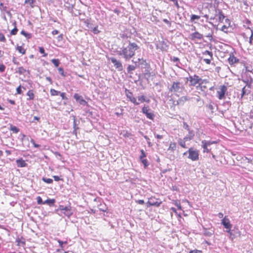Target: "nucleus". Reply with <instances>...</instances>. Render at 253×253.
I'll return each instance as SVG.
<instances>
[{
  "label": "nucleus",
  "mask_w": 253,
  "mask_h": 253,
  "mask_svg": "<svg viewBox=\"0 0 253 253\" xmlns=\"http://www.w3.org/2000/svg\"><path fill=\"white\" fill-rule=\"evenodd\" d=\"M46 81H48L50 84H52V79L50 77H47L46 78Z\"/></svg>",
  "instance_id": "obj_62"
},
{
  "label": "nucleus",
  "mask_w": 253,
  "mask_h": 253,
  "mask_svg": "<svg viewBox=\"0 0 253 253\" xmlns=\"http://www.w3.org/2000/svg\"><path fill=\"white\" fill-rule=\"evenodd\" d=\"M16 91L17 94H21L22 93V90L21 89V85H19L17 88H16Z\"/></svg>",
  "instance_id": "obj_55"
},
{
  "label": "nucleus",
  "mask_w": 253,
  "mask_h": 253,
  "mask_svg": "<svg viewBox=\"0 0 253 253\" xmlns=\"http://www.w3.org/2000/svg\"><path fill=\"white\" fill-rule=\"evenodd\" d=\"M58 243L59 244V246L61 248V250H63V244H67V241H65V242H63L60 240H57Z\"/></svg>",
  "instance_id": "obj_38"
},
{
  "label": "nucleus",
  "mask_w": 253,
  "mask_h": 253,
  "mask_svg": "<svg viewBox=\"0 0 253 253\" xmlns=\"http://www.w3.org/2000/svg\"><path fill=\"white\" fill-rule=\"evenodd\" d=\"M16 164L19 167H25L27 166V164L23 159H17Z\"/></svg>",
  "instance_id": "obj_22"
},
{
  "label": "nucleus",
  "mask_w": 253,
  "mask_h": 253,
  "mask_svg": "<svg viewBox=\"0 0 253 253\" xmlns=\"http://www.w3.org/2000/svg\"><path fill=\"white\" fill-rule=\"evenodd\" d=\"M5 38L4 35L0 33V41L2 42H5Z\"/></svg>",
  "instance_id": "obj_43"
},
{
  "label": "nucleus",
  "mask_w": 253,
  "mask_h": 253,
  "mask_svg": "<svg viewBox=\"0 0 253 253\" xmlns=\"http://www.w3.org/2000/svg\"><path fill=\"white\" fill-rule=\"evenodd\" d=\"M215 11L216 13L215 15L218 16L219 22H222L225 18L222 11L220 9H215Z\"/></svg>",
  "instance_id": "obj_16"
},
{
  "label": "nucleus",
  "mask_w": 253,
  "mask_h": 253,
  "mask_svg": "<svg viewBox=\"0 0 253 253\" xmlns=\"http://www.w3.org/2000/svg\"><path fill=\"white\" fill-rule=\"evenodd\" d=\"M59 33V31L57 30H54L52 31V33L53 35H57Z\"/></svg>",
  "instance_id": "obj_64"
},
{
  "label": "nucleus",
  "mask_w": 253,
  "mask_h": 253,
  "mask_svg": "<svg viewBox=\"0 0 253 253\" xmlns=\"http://www.w3.org/2000/svg\"><path fill=\"white\" fill-rule=\"evenodd\" d=\"M141 162L143 164L144 168H146L148 165L147 159H143Z\"/></svg>",
  "instance_id": "obj_44"
},
{
  "label": "nucleus",
  "mask_w": 253,
  "mask_h": 253,
  "mask_svg": "<svg viewBox=\"0 0 253 253\" xmlns=\"http://www.w3.org/2000/svg\"><path fill=\"white\" fill-rule=\"evenodd\" d=\"M59 95H60V96L62 97V99L63 100L68 99L67 98V97L66 96V93L65 92H60V93Z\"/></svg>",
  "instance_id": "obj_45"
},
{
  "label": "nucleus",
  "mask_w": 253,
  "mask_h": 253,
  "mask_svg": "<svg viewBox=\"0 0 253 253\" xmlns=\"http://www.w3.org/2000/svg\"><path fill=\"white\" fill-rule=\"evenodd\" d=\"M149 110L150 109L149 106L145 105L142 108L141 112L142 113L146 115L148 119L153 120L155 117V115L152 112H149Z\"/></svg>",
  "instance_id": "obj_7"
},
{
  "label": "nucleus",
  "mask_w": 253,
  "mask_h": 253,
  "mask_svg": "<svg viewBox=\"0 0 253 253\" xmlns=\"http://www.w3.org/2000/svg\"><path fill=\"white\" fill-rule=\"evenodd\" d=\"M203 54L204 55H208L210 57V58H213V54L211 51H210L209 50H206L205 51L203 52Z\"/></svg>",
  "instance_id": "obj_36"
},
{
  "label": "nucleus",
  "mask_w": 253,
  "mask_h": 253,
  "mask_svg": "<svg viewBox=\"0 0 253 253\" xmlns=\"http://www.w3.org/2000/svg\"><path fill=\"white\" fill-rule=\"evenodd\" d=\"M201 146L203 149V152L209 153L211 150V145L213 144L217 143L216 141H207L206 140H202L201 142Z\"/></svg>",
  "instance_id": "obj_3"
},
{
  "label": "nucleus",
  "mask_w": 253,
  "mask_h": 253,
  "mask_svg": "<svg viewBox=\"0 0 253 253\" xmlns=\"http://www.w3.org/2000/svg\"><path fill=\"white\" fill-rule=\"evenodd\" d=\"M53 178H54L55 181H59V180L63 181V179L62 178H60L58 176L54 175V176H53Z\"/></svg>",
  "instance_id": "obj_46"
},
{
  "label": "nucleus",
  "mask_w": 253,
  "mask_h": 253,
  "mask_svg": "<svg viewBox=\"0 0 253 253\" xmlns=\"http://www.w3.org/2000/svg\"><path fill=\"white\" fill-rule=\"evenodd\" d=\"M10 130L15 133H17L19 131V129L16 126H10Z\"/></svg>",
  "instance_id": "obj_30"
},
{
  "label": "nucleus",
  "mask_w": 253,
  "mask_h": 253,
  "mask_svg": "<svg viewBox=\"0 0 253 253\" xmlns=\"http://www.w3.org/2000/svg\"><path fill=\"white\" fill-rule=\"evenodd\" d=\"M58 71H59V73L63 76L65 77V75H64V70L62 68H58Z\"/></svg>",
  "instance_id": "obj_52"
},
{
  "label": "nucleus",
  "mask_w": 253,
  "mask_h": 253,
  "mask_svg": "<svg viewBox=\"0 0 253 253\" xmlns=\"http://www.w3.org/2000/svg\"><path fill=\"white\" fill-rule=\"evenodd\" d=\"M135 67L133 65H129L127 68V71L128 73H130L131 71L134 70Z\"/></svg>",
  "instance_id": "obj_35"
},
{
  "label": "nucleus",
  "mask_w": 253,
  "mask_h": 253,
  "mask_svg": "<svg viewBox=\"0 0 253 253\" xmlns=\"http://www.w3.org/2000/svg\"><path fill=\"white\" fill-rule=\"evenodd\" d=\"M188 152L189 153L188 158H198L199 154L198 151L191 148L188 150Z\"/></svg>",
  "instance_id": "obj_13"
},
{
  "label": "nucleus",
  "mask_w": 253,
  "mask_h": 253,
  "mask_svg": "<svg viewBox=\"0 0 253 253\" xmlns=\"http://www.w3.org/2000/svg\"><path fill=\"white\" fill-rule=\"evenodd\" d=\"M195 136V132L194 131H190L188 132V134L186 135L184 137L185 140H187L188 141H190L192 140Z\"/></svg>",
  "instance_id": "obj_20"
},
{
  "label": "nucleus",
  "mask_w": 253,
  "mask_h": 253,
  "mask_svg": "<svg viewBox=\"0 0 253 253\" xmlns=\"http://www.w3.org/2000/svg\"><path fill=\"white\" fill-rule=\"evenodd\" d=\"M42 179L44 182H45L46 183L50 184L53 182V180L51 178H46L43 177Z\"/></svg>",
  "instance_id": "obj_37"
},
{
  "label": "nucleus",
  "mask_w": 253,
  "mask_h": 253,
  "mask_svg": "<svg viewBox=\"0 0 253 253\" xmlns=\"http://www.w3.org/2000/svg\"><path fill=\"white\" fill-rule=\"evenodd\" d=\"M98 25H93L92 27V28H91L90 30L94 34H97L100 33V31L98 29Z\"/></svg>",
  "instance_id": "obj_26"
},
{
  "label": "nucleus",
  "mask_w": 253,
  "mask_h": 253,
  "mask_svg": "<svg viewBox=\"0 0 253 253\" xmlns=\"http://www.w3.org/2000/svg\"><path fill=\"white\" fill-rule=\"evenodd\" d=\"M12 62L14 64H16V65L19 64V62L17 60L16 58L15 57H13Z\"/></svg>",
  "instance_id": "obj_54"
},
{
  "label": "nucleus",
  "mask_w": 253,
  "mask_h": 253,
  "mask_svg": "<svg viewBox=\"0 0 253 253\" xmlns=\"http://www.w3.org/2000/svg\"><path fill=\"white\" fill-rule=\"evenodd\" d=\"M81 20L88 29L90 30L91 28H92L93 24L91 22L90 18L84 19H82Z\"/></svg>",
  "instance_id": "obj_15"
},
{
  "label": "nucleus",
  "mask_w": 253,
  "mask_h": 253,
  "mask_svg": "<svg viewBox=\"0 0 253 253\" xmlns=\"http://www.w3.org/2000/svg\"><path fill=\"white\" fill-rule=\"evenodd\" d=\"M35 2V0H25V3L29 4L31 7H33V4Z\"/></svg>",
  "instance_id": "obj_39"
},
{
  "label": "nucleus",
  "mask_w": 253,
  "mask_h": 253,
  "mask_svg": "<svg viewBox=\"0 0 253 253\" xmlns=\"http://www.w3.org/2000/svg\"><path fill=\"white\" fill-rule=\"evenodd\" d=\"M5 67L4 65H3V64L0 65V72H4L5 70Z\"/></svg>",
  "instance_id": "obj_53"
},
{
  "label": "nucleus",
  "mask_w": 253,
  "mask_h": 253,
  "mask_svg": "<svg viewBox=\"0 0 253 253\" xmlns=\"http://www.w3.org/2000/svg\"><path fill=\"white\" fill-rule=\"evenodd\" d=\"M245 94V86H244L242 90V94H241V97H243V96Z\"/></svg>",
  "instance_id": "obj_59"
},
{
  "label": "nucleus",
  "mask_w": 253,
  "mask_h": 253,
  "mask_svg": "<svg viewBox=\"0 0 253 253\" xmlns=\"http://www.w3.org/2000/svg\"><path fill=\"white\" fill-rule=\"evenodd\" d=\"M213 58H205V59H204L203 60L207 64H210L211 62V60Z\"/></svg>",
  "instance_id": "obj_48"
},
{
  "label": "nucleus",
  "mask_w": 253,
  "mask_h": 253,
  "mask_svg": "<svg viewBox=\"0 0 253 253\" xmlns=\"http://www.w3.org/2000/svg\"><path fill=\"white\" fill-rule=\"evenodd\" d=\"M137 102H139V104L144 102H146L147 103H149L150 102V99L147 98V97L144 95L138 96L137 97Z\"/></svg>",
  "instance_id": "obj_19"
},
{
  "label": "nucleus",
  "mask_w": 253,
  "mask_h": 253,
  "mask_svg": "<svg viewBox=\"0 0 253 253\" xmlns=\"http://www.w3.org/2000/svg\"><path fill=\"white\" fill-rule=\"evenodd\" d=\"M21 34L23 35H24L26 38L27 39H30L31 38V34L26 33L24 30H22L21 32Z\"/></svg>",
  "instance_id": "obj_31"
},
{
  "label": "nucleus",
  "mask_w": 253,
  "mask_h": 253,
  "mask_svg": "<svg viewBox=\"0 0 253 253\" xmlns=\"http://www.w3.org/2000/svg\"><path fill=\"white\" fill-rule=\"evenodd\" d=\"M37 203L39 205L44 204V202L42 201V198L40 196H38L37 198Z\"/></svg>",
  "instance_id": "obj_40"
},
{
  "label": "nucleus",
  "mask_w": 253,
  "mask_h": 253,
  "mask_svg": "<svg viewBox=\"0 0 253 253\" xmlns=\"http://www.w3.org/2000/svg\"><path fill=\"white\" fill-rule=\"evenodd\" d=\"M59 210L61 211H64L63 213L68 217H70L72 214L71 207L70 206L64 207L63 205H60L59 206Z\"/></svg>",
  "instance_id": "obj_10"
},
{
  "label": "nucleus",
  "mask_w": 253,
  "mask_h": 253,
  "mask_svg": "<svg viewBox=\"0 0 253 253\" xmlns=\"http://www.w3.org/2000/svg\"><path fill=\"white\" fill-rule=\"evenodd\" d=\"M200 18V16H198V15H195V14H192L191 16L190 20L192 22H193L195 20H199Z\"/></svg>",
  "instance_id": "obj_32"
},
{
  "label": "nucleus",
  "mask_w": 253,
  "mask_h": 253,
  "mask_svg": "<svg viewBox=\"0 0 253 253\" xmlns=\"http://www.w3.org/2000/svg\"><path fill=\"white\" fill-rule=\"evenodd\" d=\"M39 51L41 53H44V49L43 47H40L39 48Z\"/></svg>",
  "instance_id": "obj_60"
},
{
  "label": "nucleus",
  "mask_w": 253,
  "mask_h": 253,
  "mask_svg": "<svg viewBox=\"0 0 253 253\" xmlns=\"http://www.w3.org/2000/svg\"><path fill=\"white\" fill-rule=\"evenodd\" d=\"M187 140L185 139V137H184L183 139L181 138H179L177 140L178 144L182 148H186L185 142L186 141H187Z\"/></svg>",
  "instance_id": "obj_21"
},
{
  "label": "nucleus",
  "mask_w": 253,
  "mask_h": 253,
  "mask_svg": "<svg viewBox=\"0 0 253 253\" xmlns=\"http://www.w3.org/2000/svg\"><path fill=\"white\" fill-rule=\"evenodd\" d=\"M190 100V98L187 96H183L180 97L177 101L178 104L183 105L185 101Z\"/></svg>",
  "instance_id": "obj_18"
},
{
  "label": "nucleus",
  "mask_w": 253,
  "mask_h": 253,
  "mask_svg": "<svg viewBox=\"0 0 253 253\" xmlns=\"http://www.w3.org/2000/svg\"><path fill=\"white\" fill-rule=\"evenodd\" d=\"M26 70L23 67H20L18 68V70L17 71L20 75L23 74L25 72H26Z\"/></svg>",
  "instance_id": "obj_29"
},
{
  "label": "nucleus",
  "mask_w": 253,
  "mask_h": 253,
  "mask_svg": "<svg viewBox=\"0 0 253 253\" xmlns=\"http://www.w3.org/2000/svg\"><path fill=\"white\" fill-rule=\"evenodd\" d=\"M17 31H18V29H17V28L15 26V28L13 30H11V34L12 35H15L16 34Z\"/></svg>",
  "instance_id": "obj_49"
},
{
  "label": "nucleus",
  "mask_w": 253,
  "mask_h": 253,
  "mask_svg": "<svg viewBox=\"0 0 253 253\" xmlns=\"http://www.w3.org/2000/svg\"><path fill=\"white\" fill-rule=\"evenodd\" d=\"M228 62L230 64H233L234 63H237L239 61V60L237 59L234 56H230L228 58Z\"/></svg>",
  "instance_id": "obj_23"
},
{
  "label": "nucleus",
  "mask_w": 253,
  "mask_h": 253,
  "mask_svg": "<svg viewBox=\"0 0 253 253\" xmlns=\"http://www.w3.org/2000/svg\"><path fill=\"white\" fill-rule=\"evenodd\" d=\"M110 60L116 68L118 69L119 71L123 70V65L120 61L117 60L114 57H111Z\"/></svg>",
  "instance_id": "obj_11"
},
{
  "label": "nucleus",
  "mask_w": 253,
  "mask_h": 253,
  "mask_svg": "<svg viewBox=\"0 0 253 253\" xmlns=\"http://www.w3.org/2000/svg\"><path fill=\"white\" fill-rule=\"evenodd\" d=\"M125 93L129 100L133 103L135 105H138L139 102H137L136 99L133 96L132 93L129 90L126 89Z\"/></svg>",
  "instance_id": "obj_8"
},
{
  "label": "nucleus",
  "mask_w": 253,
  "mask_h": 253,
  "mask_svg": "<svg viewBox=\"0 0 253 253\" xmlns=\"http://www.w3.org/2000/svg\"><path fill=\"white\" fill-rule=\"evenodd\" d=\"M99 209L100 211L106 212L107 211V208L106 207V206H105L104 207L99 208Z\"/></svg>",
  "instance_id": "obj_56"
},
{
  "label": "nucleus",
  "mask_w": 253,
  "mask_h": 253,
  "mask_svg": "<svg viewBox=\"0 0 253 253\" xmlns=\"http://www.w3.org/2000/svg\"><path fill=\"white\" fill-rule=\"evenodd\" d=\"M190 37L191 39L193 41L195 40L196 39L202 40L203 38V35L198 32H195L194 33H192L190 35Z\"/></svg>",
  "instance_id": "obj_14"
},
{
  "label": "nucleus",
  "mask_w": 253,
  "mask_h": 253,
  "mask_svg": "<svg viewBox=\"0 0 253 253\" xmlns=\"http://www.w3.org/2000/svg\"><path fill=\"white\" fill-rule=\"evenodd\" d=\"M74 98L78 101L81 105L85 106L87 104V102L84 100L83 97L78 93H75L74 95Z\"/></svg>",
  "instance_id": "obj_12"
},
{
  "label": "nucleus",
  "mask_w": 253,
  "mask_h": 253,
  "mask_svg": "<svg viewBox=\"0 0 253 253\" xmlns=\"http://www.w3.org/2000/svg\"><path fill=\"white\" fill-rule=\"evenodd\" d=\"M171 60L173 62L176 63V65L179 63V59L176 57H173L172 58H171Z\"/></svg>",
  "instance_id": "obj_41"
},
{
  "label": "nucleus",
  "mask_w": 253,
  "mask_h": 253,
  "mask_svg": "<svg viewBox=\"0 0 253 253\" xmlns=\"http://www.w3.org/2000/svg\"><path fill=\"white\" fill-rule=\"evenodd\" d=\"M163 21L164 23H165L167 24H168L169 25H171V23L167 19H164Z\"/></svg>",
  "instance_id": "obj_58"
},
{
  "label": "nucleus",
  "mask_w": 253,
  "mask_h": 253,
  "mask_svg": "<svg viewBox=\"0 0 253 253\" xmlns=\"http://www.w3.org/2000/svg\"><path fill=\"white\" fill-rule=\"evenodd\" d=\"M31 142L34 145V147L38 148L40 147V145L36 144L33 139H31Z\"/></svg>",
  "instance_id": "obj_50"
},
{
  "label": "nucleus",
  "mask_w": 253,
  "mask_h": 253,
  "mask_svg": "<svg viewBox=\"0 0 253 253\" xmlns=\"http://www.w3.org/2000/svg\"><path fill=\"white\" fill-rule=\"evenodd\" d=\"M27 95L29 96V98L27 99L28 100H31L34 99L35 95L32 90H29L27 93Z\"/></svg>",
  "instance_id": "obj_24"
},
{
  "label": "nucleus",
  "mask_w": 253,
  "mask_h": 253,
  "mask_svg": "<svg viewBox=\"0 0 253 253\" xmlns=\"http://www.w3.org/2000/svg\"><path fill=\"white\" fill-rule=\"evenodd\" d=\"M55 202V199H47L46 200L44 201V204L48 205L49 206H52V205H53L54 204Z\"/></svg>",
  "instance_id": "obj_25"
},
{
  "label": "nucleus",
  "mask_w": 253,
  "mask_h": 253,
  "mask_svg": "<svg viewBox=\"0 0 253 253\" xmlns=\"http://www.w3.org/2000/svg\"><path fill=\"white\" fill-rule=\"evenodd\" d=\"M187 80L190 82V85L195 86L200 83L202 79L199 76L194 75V76H190L188 78H187Z\"/></svg>",
  "instance_id": "obj_6"
},
{
  "label": "nucleus",
  "mask_w": 253,
  "mask_h": 253,
  "mask_svg": "<svg viewBox=\"0 0 253 253\" xmlns=\"http://www.w3.org/2000/svg\"><path fill=\"white\" fill-rule=\"evenodd\" d=\"M221 223L224 226V228L227 229L226 231L228 233L231 235V229L232 228V224L230 223L229 219L226 216H224L222 219Z\"/></svg>",
  "instance_id": "obj_5"
},
{
  "label": "nucleus",
  "mask_w": 253,
  "mask_h": 253,
  "mask_svg": "<svg viewBox=\"0 0 253 253\" xmlns=\"http://www.w3.org/2000/svg\"><path fill=\"white\" fill-rule=\"evenodd\" d=\"M173 3H174L175 5L177 7V8H179V6L177 0H175L173 1Z\"/></svg>",
  "instance_id": "obj_63"
},
{
  "label": "nucleus",
  "mask_w": 253,
  "mask_h": 253,
  "mask_svg": "<svg viewBox=\"0 0 253 253\" xmlns=\"http://www.w3.org/2000/svg\"><path fill=\"white\" fill-rule=\"evenodd\" d=\"M183 127L186 130L187 129H188L190 126H189V125L187 124V123L184 122L183 123Z\"/></svg>",
  "instance_id": "obj_51"
},
{
  "label": "nucleus",
  "mask_w": 253,
  "mask_h": 253,
  "mask_svg": "<svg viewBox=\"0 0 253 253\" xmlns=\"http://www.w3.org/2000/svg\"><path fill=\"white\" fill-rule=\"evenodd\" d=\"M185 87L182 83L179 82H173L169 88V91L173 93V94L179 96L182 94Z\"/></svg>",
  "instance_id": "obj_2"
},
{
  "label": "nucleus",
  "mask_w": 253,
  "mask_h": 253,
  "mask_svg": "<svg viewBox=\"0 0 253 253\" xmlns=\"http://www.w3.org/2000/svg\"><path fill=\"white\" fill-rule=\"evenodd\" d=\"M253 31H251V35L249 38V41L250 45H253Z\"/></svg>",
  "instance_id": "obj_42"
},
{
  "label": "nucleus",
  "mask_w": 253,
  "mask_h": 253,
  "mask_svg": "<svg viewBox=\"0 0 253 253\" xmlns=\"http://www.w3.org/2000/svg\"><path fill=\"white\" fill-rule=\"evenodd\" d=\"M51 62L56 67H58L60 64L59 61L57 59H53L51 60Z\"/></svg>",
  "instance_id": "obj_34"
},
{
  "label": "nucleus",
  "mask_w": 253,
  "mask_h": 253,
  "mask_svg": "<svg viewBox=\"0 0 253 253\" xmlns=\"http://www.w3.org/2000/svg\"><path fill=\"white\" fill-rule=\"evenodd\" d=\"M144 138L147 141L149 145L150 146V142H149L150 139L149 138V137L145 135L144 136Z\"/></svg>",
  "instance_id": "obj_61"
},
{
  "label": "nucleus",
  "mask_w": 253,
  "mask_h": 253,
  "mask_svg": "<svg viewBox=\"0 0 253 253\" xmlns=\"http://www.w3.org/2000/svg\"><path fill=\"white\" fill-rule=\"evenodd\" d=\"M139 49V46L135 42L128 41V44L123 46L117 51V54L126 62L129 61L135 54V51Z\"/></svg>",
  "instance_id": "obj_1"
},
{
  "label": "nucleus",
  "mask_w": 253,
  "mask_h": 253,
  "mask_svg": "<svg viewBox=\"0 0 253 253\" xmlns=\"http://www.w3.org/2000/svg\"><path fill=\"white\" fill-rule=\"evenodd\" d=\"M162 203V202L161 201H159L158 199H156L155 197L152 196L148 199V200L146 203V205L147 207L151 206L159 207Z\"/></svg>",
  "instance_id": "obj_4"
},
{
  "label": "nucleus",
  "mask_w": 253,
  "mask_h": 253,
  "mask_svg": "<svg viewBox=\"0 0 253 253\" xmlns=\"http://www.w3.org/2000/svg\"><path fill=\"white\" fill-rule=\"evenodd\" d=\"M16 242L18 246L24 247L26 244L25 239L22 237L17 238Z\"/></svg>",
  "instance_id": "obj_17"
},
{
  "label": "nucleus",
  "mask_w": 253,
  "mask_h": 253,
  "mask_svg": "<svg viewBox=\"0 0 253 253\" xmlns=\"http://www.w3.org/2000/svg\"><path fill=\"white\" fill-rule=\"evenodd\" d=\"M50 93L52 96L58 95L60 93V91H57L54 89H50Z\"/></svg>",
  "instance_id": "obj_28"
},
{
  "label": "nucleus",
  "mask_w": 253,
  "mask_h": 253,
  "mask_svg": "<svg viewBox=\"0 0 253 253\" xmlns=\"http://www.w3.org/2000/svg\"><path fill=\"white\" fill-rule=\"evenodd\" d=\"M16 50L18 51V52L22 54H25L26 50L22 46H17L16 47Z\"/></svg>",
  "instance_id": "obj_27"
},
{
  "label": "nucleus",
  "mask_w": 253,
  "mask_h": 253,
  "mask_svg": "<svg viewBox=\"0 0 253 253\" xmlns=\"http://www.w3.org/2000/svg\"><path fill=\"white\" fill-rule=\"evenodd\" d=\"M189 253H202V251L201 250H198L197 249H195L193 250H191Z\"/></svg>",
  "instance_id": "obj_47"
},
{
  "label": "nucleus",
  "mask_w": 253,
  "mask_h": 253,
  "mask_svg": "<svg viewBox=\"0 0 253 253\" xmlns=\"http://www.w3.org/2000/svg\"><path fill=\"white\" fill-rule=\"evenodd\" d=\"M227 88L225 85H222L220 86L219 90L217 91V97L219 99H222L225 95L227 91Z\"/></svg>",
  "instance_id": "obj_9"
},
{
  "label": "nucleus",
  "mask_w": 253,
  "mask_h": 253,
  "mask_svg": "<svg viewBox=\"0 0 253 253\" xmlns=\"http://www.w3.org/2000/svg\"><path fill=\"white\" fill-rule=\"evenodd\" d=\"M174 204L178 208L179 210H182V207L181 206V204L179 201H174Z\"/></svg>",
  "instance_id": "obj_33"
},
{
  "label": "nucleus",
  "mask_w": 253,
  "mask_h": 253,
  "mask_svg": "<svg viewBox=\"0 0 253 253\" xmlns=\"http://www.w3.org/2000/svg\"><path fill=\"white\" fill-rule=\"evenodd\" d=\"M136 203L140 205H143L144 204V201L143 200H138L136 201Z\"/></svg>",
  "instance_id": "obj_57"
}]
</instances>
